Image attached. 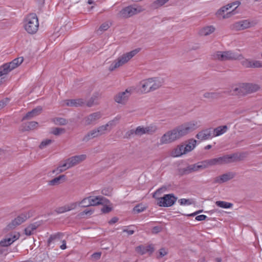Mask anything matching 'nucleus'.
<instances>
[{
	"instance_id": "obj_1",
	"label": "nucleus",
	"mask_w": 262,
	"mask_h": 262,
	"mask_svg": "<svg viewBox=\"0 0 262 262\" xmlns=\"http://www.w3.org/2000/svg\"><path fill=\"white\" fill-rule=\"evenodd\" d=\"M198 122L196 121H192L185 123L174 128L177 138L179 139L181 137L193 132L199 127Z\"/></svg>"
},
{
	"instance_id": "obj_2",
	"label": "nucleus",
	"mask_w": 262,
	"mask_h": 262,
	"mask_svg": "<svg viewBox=\"0 0 262 262\" xmlns=\"http://www.w3.org/2000/svg\"><path fill=\"white\" fill-rule=\"evenodd\" d=\"M140 50V49H136L129 52L126 53L122 55L121 57H119L117 60H115L109 67V70L113 71L116 68L122 66L128 60H129L137 54Z\"/></svg>"
},
{
	"instance_id": "obj_3",
	"label": "nucleus",
	"mask_w": 262,
	"mask_h": 262,
	"mask_svg": "<svg viewBox=\"0 0 262 262\" xmlns=\"http://www.w3.org/2000/svg\"><path fill=\"white\" fill-rule=\"evenodd\" d=\"M38 20L35 14H29L26 18L24 27L26 31L31 34L35 33L38 29Z\"/></svg>"
},
{
	"instance_id": "obj_4",
	"label": "nucleus",
	"mask_w": 262,
	"mask_h": 262,
	"mask_svg": "<svg viewBox=\"0 0 262 262\" xmlns=\"http://www.w3.org/2000/svg\"><path fill=\"white\" fill-rule=\"evenodd\" d=\"M241 4L239 1H235L227 5L222 7L217 11V14L223 17V18H228L232 15L235 14V9Z\"/></svg>"
},
{
	"instance_id": "obj_5",
	"label": "nucleus",
	"mask_w": 262,
	"mask_h": 262,
	"mask_svg": "<svg viewBox=\"0 0 262 262\" xmlns=\"http://www.w3.org/2000/svg\"><path fill=\"white\" fill-rule=\"evenodd\" d=\"M259 86L256 84L243 83L238 88H235L233 92L235 94L239 95H245L247 94L252 93L257 91Z\"/></svg>"
},
{
	"instance_id": "obj_6",
	"label": "nucleus",
	"mask_w": 262,
	"mask_h": 262,
	"mask_svg": "<svg viewBox=\"0 0 262 262\" xmlns=\"http://www.w3.org/2000/svg\"><path fill=\"white\" fill-rule=\"evenodd\" d=\"M240 54H235L231 51H218L213 55V58L221 61L236 60L239 59Z\"/></svg>"
},
{
	"instance_id": "obj_7",
	"label": "nucleus",
	"mask_w": 262,
	"mask_h": 262,
	"mask_svg": "<svg viewBox=\"0 0 262 262\" xmlns=\"http://www.w3.org/2000/svg\"><path fill=\"white\" fill-rule=\"evenodd\" d=\"M177 199L173 193L165 194L163 197L158 199L157 204L161 207H170L175 203Z\"/></svg>"
},
{
	"instance_id": "obj_8",
	"label": "nucleus",
	"mask_w": 262,
	"mask_h": 262,
	"mask_svg": "<svg viewBox=\"0 0 262 262\" xmlns=\"http://www.w3.org/2000/svg\"><path fill=\"white\" fill-rule=\"evenodd\" d=\"M141 12V10H138L137 8L133 5H130L123 8L117 14V17L121 18H129Z\"/></svg>"
},
{
	"instance_id": "obj_9",
	"label": "nucleus",
	"mask_w": 262,
	"mask_h": 262,
	"mask_svg": "<svg viewBox=\"0 0 262 262\" xmlns=\"http://www.w3.org/2000/svg\"><path fill=\"white\" fill-rule=\"evenodd\" d=\"M256 24L254 21L248 19L242 20L230 25V29L235 31L243 30L254 26Z\"/></svg>"
},
{
	"instance_id": "obj_10",
	"label": "nucleus",
	"mask_w": 262,
	"mask_h": 262,
	"mask_svg": "<svg viewBox=\"0 0 262 262\" xmlns=\"http://www.w3.org/2000/svg\"><path fill=\"white\" fill-rule=\"evenodd\" d=\"M247 156V153H234L232 155H226L223 156L224 164L233 163L243 160Z\"/></svg>"
},
{
	"instance_id": "obj_11",
	"label": "nucleus",
	"mask_w": 262,
	"mask_h": 262,
	"mask_svg": "<svg viewBox=\"0 0 262 262\" xmlns=\"http://www.w3.org/2000/svg\"><path fill=\"white\" fill-rule=\"evenodd\" d=\"M86 158L85 155L75 156L66 160L64 163L66 164L67 168L69 169L85 160Z\"/></svg>"
},
{
	"instance_id": "obj_12",
	"label": "nucleus",
	"mask_w": 262,
	"mask_h": 262,
	"mask_svg": "<svg viewBox=\"0 0 262 262\" xmlns=\"http://www.w3.org/2000/svg\"><path fill=\"white\" fill-rule=\"evenodd\" d=\"M176 133L174 129L167 132L160 139L161 144H169L178 140Z\"/></svg>"
},
{
	"instance_id": "obj_13",
	"label": "nucleus",
	"mask_w": 262,
	"mask_h": 262,
	"mask_svg": "<svg viewBox=\"0 0 262 262\" xmlns=\"http://www.w3.org/2000/svg\"><path fill=\"white\" fill-rule=\"evenodd\" d=\"M29 217L27 213H21L11 221L7 226V230H11L25 222Z\"/></svg>"
},
{
	"instance_id": "obj_14",
	"label": "nucleus",
	"mask_w": 262,
	"mask_h": 262,
	"mask_svg": "<svg viewBox=\"0 0 262 262\" xmlns=\"http://www.w3.org/2000/svg\"><path fill=\"white\" fill-rule=\"evenodd\" d=\"M132 90L128 89L124 92L118 93L114 97L115 101L120 104H124L127 101L129 97L132 94Z\"/></svg>"
},
{
	"instance_id": "obj_15",
	"label": "nucleus",
	"mask_w": 262,
	"mask_h": 262,
	"mask_svg": "<svg viewBox=\"0 0 262 262\" xmlns=\"http://www.w3.org/2000/svg\"><path fill=\"white\" fill-rule=\"evenodd\" d=\"M19 233H12L0 242L1 247H8L19 237Z\"/></svg>"
},
{
	"instance_id": "obj_16",
	"label": "nucleus",
	"mask_w": 262,
	"mask_h": 262,
	"mask_svg": "<svg viewBox=\"0 0 262 262\" xmlns=\"http://www.w3.org/2000/svg\"><path fill=\"white\" fill-rule=\"evenodd\" d=\"M212 127H209L199 132L195 136V137L201 141L206 140L213 137L212 134Z\"/></svg>"
},
{
	"instance_id": "obj_17",
	"label": "nucleus",
	"mask_w": 262,
	"mask_h": 262,
	"mask_svg": "<svg viewBox=\"0 0 262 262\" xmlns=\"http://www.w3.org/2000/svg\"><path fill=\"white\" fill-rule=\"evenodd\" d=\"M88 199L90 206L103 205L109 202L107 199L102 196H90Z\"/></svg>"
},
{
	"instance_id": "obj_18",
	"label": "nucleus",
	"mask_w": 262,
	"mask_h": 262,
	"mask_svg": "<svg viewBox=\"0 0 262 262\" xmlns=\"http://www.w3.org/2000/svg\"><path fill=\"white\" fill-rule=\"evenodd\" d=\"M16 67L17 66L13 60L9 63H5L0 67V75H6Z\"/></svg>"
},
{
	"instance_id": "obj_19",
	"label": "nucleus",
	"mask_w": 262,
	"mask_h": 262,
	"mask_svg": "<svg viewBox=\"0 0 262 262\" xmlns=\"http://www.w3.org/2000/svg\"><path fill=\"white\" fill-rule=\"evenodd\" d=\"M235 174L232 172L225 173L219 177L215 178L214 182L221 184L231 180L235 177Z\"/></svg>"
},
{
	"instance_id": "obj_20",
	"label": "nucleus",
	"mask_w": 262,
	"mask_h": 262,
	"mask_svg": "<svg viewBox=\"0 0 262 262\" xmlns=\"http://www.w3.org/2000/svg\"><path fill=\"white\" fill-rule=\"evenodd\" d=\"M203 163H205V165L206 166V168L208 166L213 165L225 164L224 162L223 156L217 158H213L204 160L203 161Z\"/></svg>"
},
{
	"instance_id": "obj_21",
	"label": "nucleus",
	"mask_w": 262,
	"mask_h": 262,
	"mask_svg": "<svg viewBox=\"0 0 262 262\" xmlns=\"http://www.w3.org/2000/svg\"><path fill=\"white\" fill-rule=\"evenodd\" d=\"M153 82L152 79L148 78L140 82L141 91L142 93H146L151 91L150 89L151 84Z\"/></svg>"
},
{
	"instance_id": "obj_22",
	"label": "nucleus",
	"mask_w": 262,
	"mask_h": 262,
	"mask_svg": "<svg viewBox=\"0 0 262 262\" xmlns=\"http://www.w3.org/2000/svg\"><path fill=\"white\" fill-rule=\"evenodd\" d=\"M42 110V107L38 106L33 109L31 111L28 112L23 118L22 121L27 119H30L35 116L40 114Z\"/></svg>"
},
{
	"instance_id": "obj_23",
	"label": "nucleus",
	"mask_w": 262,
	"mask_h": 262,
	"mask_svg": "<svg viewBox=\"0 0 262 262\" xmlns=\"http://www.w3.org/2000/svg\"><path fill=\"white\" fill-rule=\"evenodd\" d=\"M136 251L141 255L145 254L147 252H149L150 254L154 252V249L151 245H148L147 246L140 245L136 247Z\"/></svg>"
},
{
	"instance_id": "obj_24",
	"label": "nucleus",
	"mask_w": 262,
	"mask_h": 262,
	"mask_svg": "<svg viewBox=\"0 0 262 262\" xmlns=\"http://www.w3.org/2000/svg\"><path fill=\"white\" fill-rule=\"evenodd\" d=\"M101 117V114L100 112H95L89 115L85 118V123L87 125L94 123L97 120Z\"/></svg>"
},
{
	"instance_id": "obj_25",
	"label": "nucleus",
	"mask_w": 262,
	"mask_h": 262,
	"mask_svg": "<svg viewBox=\"0 0 262 262\" xmlns=\"http://www.w3.org/2000/svg\"><path fill=\"white\" fill-rule=\"evenodd\" d=\"M228 129L227 125L219 126L215 128H213L212 134L213 137L219 136L225 133Z\"/></svg>"
},
{
	"instance_id": "obj_26",
	"label": "nucleus",
	"mask_w": 262,
	"mask_h": 262,
	"mask_svg": "<svg viewBox=\"0 0 262 262\" xmlns=\"http://www.w3.org/2000/svg\"><path fill=\"white\" fill-rule=\"evenodd\" d=\"M84 104V101L82 99H70L66 100V105L70 106L78 107L82 106Z\"/></svg>"
},
{
	"instance_id": "obj_27",
	"label": "nucleus",
	"mask_w": 262,
	"mask_h": 262,
	"mask_svg": "<svg viewBox=\"0 0 262 262\" xmlns=\"http://www.w3.org/2000/svg\"><path fill=\"white\" fill-rule=\"evenodd\" d=\"M152 79L153 82L151 84L150 89H151V91H155L158 89H159L160 86H162L163 83V79L160 78H151Z\"/></svg>"
},
{
	"instance_id": "obj_28",
	"label": "nucleus",
	"mask_w": 262,
	"mask_h": 262,
	"mask_svg": "<svg viewBox=\"0 0 262 262\" xmlns=\"http://www.w3.org/2000/svg\"><path fill=\"white\" fill-rule=\"evenodd\" d=\"M196 144V141L193 139L189 140L186 144H183L184 145V149H185L186 154L192 150L195 147Z\"/></svg>"
},
{
	"instance_id": "obj_29",
	"label": "nucleus",
	"mask_w": 262,
	"mask_h": 262,
	"mask_svg": "<svg viewBox=\"0 0 262 262\" xmlns=\"http://www.w3.org/2000/svg\"><path fill=\"white\" fill-rule=\"evenodd\" d=\"M63 236V233L61 232H57L54 234H51L48 239L47 244L48 246L50 247L52 243L55 240H59L61 239Z\"/></svg>"
},
{
	"instance_id": "obj_30",
	"label": "nucleus",
	"mask_w": 262,
	"mask_h": 262,
	"mask_svg": "<svg viewBox=\"0 0 262 262\" xmlns=\"http://www.w3.org/2000/svg\"><path fill=\"white\" fill-rule=\"evenodd\" d=\"M38 123L35 121L28 122L22 125V130L28 131L34 129L37 127Z\"/></svg>"
},
{
	"instance_id": "obj_31",
	"label": "nucleus",
	"mask_w": 262,
	"mask_h": 262,
	"mask_svg": "<svg viewBox=\"0 0 262 262\" xmlns=\"http://www.w3.org/2000/svg\"><path fill=\"white\" fill-rule=\"evenodd\" d=\"M184 144H181L178 146L172 152V155L173 157H180L183 154H186V152L185 151Z\"/></svg>"
},
{
	"instance_id": "obj_32",
	"label": "nucleus",
	"mask_w": 262,
	"mask_h": 262,
	"mask_svg": "<svg viewBox=\"0 0 262 262\" xmlns=\"http://www.w3.org/2000/svg\"><path fill=\"white\" fill-rule=\"evenodd\" d=\"M204 98L210 100L218 99L222 96V94L219 92H206L203 95Z\"/></svg>"
},
{
	"instance_id": "obj_33",
	"label": "nucleus",
	"mask_w": 262,
	"mask_h": 262,
	"mask_svg": "<svg viewBox=\"0 0 262 262\" xmlns=\"http://www.w3.org/2000/svg\"><path fill=\"white\" fill-rule=\"evenodd\" d=\"M169 1V0H156L150 4V7L152 9H157L164 5Z\"/></svg>"
},
{
	"instance_id": "obj_34",
	"label": "nucleus",
	"mask_w": 262,
	"mask_h": 262,
	"mask_svg": "<svg viewBox=\"0 0 262 262\" xmlns=\"http://www.w3.org/2000/svg\"><path fill=\"white\" fill-rule=\"evenodd\" d=\"M66 176L64 174L60 175L56 177L49 182L48 184L50 186L57 185L61 183V180L64 181L66 180Z\"/></svg>"
},
{
	"instance_id": "obj_35",
	"label": "nucleus",
	"mask_w": 262,
	"mask_h": 262,
	"mask_svg": "<svg viewBox=\"0 0 262 262\" xmlns=\"http://www.w3.org/2000/svg\"><path fill=\"white\" fill-rule=\"evenodd\" d=\"M214 30L215 28L213 26H206L200 30V34L201 35L207 36L213 33Z\"/></svg>"
},
{
	"instance_id": "obj_36",
	"label": "nucleus",
	"mask_w": 262,
	"mask_h": 262,
	"mask_svg": "<svg viewBox=\"0 0 262 262\" xmlns=\"http://www.w3.org/2000/svg\"><path fill=\"white\" fill-rule=\"evenodd\" d=\"M192 172L198 171L200 169H205L206 168V166L205 163H203V161L198 162L197 163L190 165Z\"/></svg>"
},
{
	"instance_id": "obj_37",
	"label": "nucleus",
	"mask_w": 262,
	"mask_h": 262,
	"mask_svg": "<svg viewBox=\"0 0 262 262\" xmlns=\"http://www.w3.org/2000/svg\"><path fill=\"white\" fill-rule=\"evenodd\" d=\"M67 169H68V168H67V166H66V164H65V163H62V164L60 163L56 169H55L52 171V173L53 174H54L55 173L58 174V173L63 172L64 171L66 170Z\"/></svg>"
},
{
	"instance_id": "obj_38",
	"label": "nucleus",
	"mask_w": 262,
	"mask_h": 262,
	"mask_svg": "<svg viewBox=\"0 0 262 262\" xmlns=\"http://www.w3.org/2000/svg\"><path fill=\"white\" fill-rule=\"evenodd\" d=\"M215 204L217 206L219 207L226 209L230 208L233 206V204L232 203L222 201H216L215 202Z\"/></svg>"
},
{
	"instance_id": "obj_39",
	"label": "nucleus",
	"mask_w": 262,
	"mask_h": 262,
	"mask_svg": "<svg viewBox=\"0 0 262 262\" xmlns=\"http://www.w3.org/2000/svg\"><path fill=\"white\" fill-rule=\"evenodd\" d=\"M179 171L182 175H187L192 173L190 165H187L186 167L180 168Z\"/></svg>"
},
{
	"instance_id": "obj_40",
	"label": "nucleus",
	"mask_w": 262,
	"mask_h": 262,
	"mask_svg": "<svg viewBox=\"0 0 262 262\" xmlns=\"http://www.w3.org/2000/svg\"><path fill=\"white\" fill-rule=\"evenodd\" d=\"M54 122L56 124L60 125H66L68 122L66 119L59 117L54 118Z\"/></svg>"
},
{
	"instance_id": "obj_41",
	"label": "nucleus",
	"mask_w": 262,
	"mask_h": 262,
	"mask_svg": "<svg viewBox=\"0 0 262 262\" xmlns=\"http://www.w3.org/2000/svg\"><path fill=\"white\" fill-rule=\"evenodd\" d=\"M146 209V207L142 205V204H138L134 208L133 211L137 213H140L143 212L144 210H145Z\"/></svg>"
},
{
	"instance_id": "obj_42",
	"label": "nucleus",
	"mask_w": 262,
	"mask_h": 262,
	"mask_svg": "<svg viewBox=\"0 0 262 262\" xmlns=\"http://www.w3.org/2000/svg\"><path fill=\"white\" fill-rule=\"evenodd\" d=\"M145 134L144 127L143 126H138L135 129V135L141 136Z\"/></svg>"
},
{
	"instance_id": "obj_43",
	"label": "nucleus",
	"mask_w": 262,
	"mask_h": 262,
	"mask_svg": "<svg viewBox=\"0 0 262 262\" xmlns=\"http://www.w3.org/2000/svg\"><path fill=\"white\" fill-rule=\"evenodd\" d=\"M108 124H106L104 125L100 126L98 127L97 128H96L97 131L99 134V136L104 133V132L107 129V128L108 126Z\"/></svg>"
},
{
	"instance_id": "obj_44",
	"label": "nucleus",
	"mask_w": 262,
	"mask_h": 262,
	"mask_svg": "<svg viewBox=\"0 0 262 262\" xmlns=\"http://www.w3.org/2000/svg\"><path fill=\"white\" fill-rule=\"evenodd\" d=\"M53 142V140L51 139H46L45 140L42 141L40 144L39 147L40 149H43L46 147L47 146L50 145L51 143Z\"/></svg>"
},
{
	"instance_id": "obj_45",
	"label": "nucleus",
	"mask_w": 262,
	"mask_h": 262,
	"mask_svg": "<svg viewBox=\"0 0 262 262\" xmlns=\"http://www.w3.org/2000/svg\"><path fill=\"white\" fill-rule=\"evenodd\" d=\"M78 205L81 207L85 208L90 206L88 197L84 198L81 201L78 203Z\"/></svg>"
},
{
	"instance_id": "obj_46",
	"label": "nucleus",
	"mask_w": 262,
	"mask_h": 262,
	"mask_svg": "<svg viewBox=\"0 0 262 262\" xmlns=\"http://www.w3.org/2000/svg\"><path fill=\"white\" fill-rule=\"evenodd\" d=\"M181 205H190L192 204V201L190 199H181L178 200Z\"/></svg>"
},
{
	"instance_id": "obj_47",
	"label": "nucleus",
	"mask_w": 262,
	"mask_h": 262,
	"mask_svg": "<svg viewBox=\"0 0 262 262\" xmlns=\"http://www.w3.org/2000/svg\"><path fill=\"white\" fill-rule=\"evenodd\" d=\"M64 132V129L61 128L55 127L52 129L51 133L54 135H59Z\"/></svg>"
},
{
	"instance_id": "obj_48",
	"label": "nucleus",
	"mask_w": 262,
	"mask_h": 262,
	"mask_svg": "<svg viewBox=\"0 0 262 262\" xmlns=\"http://www.w3.org/2000/svg\"><path fill=\"white\" fill-rule=\"evenodd\" d=\"M78 205V202L72 203L69 205H65L67 211H69L75 209Z\"/></svg>"
},
{
	"instance_id": "obj_49",
	"label": "nucleus",
	"mask_w": 262,
	"mask_h": 262,
	"mask_svg": "<svg viewBox=\"0 0 262 262\" xmlns=\"http://www.w3.org/2000/svg\"><path fill=\"white\" fill-rule=\"evenodd\" d=\"M133 135H135V129H132L126 132L124 138L129 139Z\"/></svg>"
},
{
	"instance_id": "obj_50",
	"label": "nucleus",
	"mask_w": 262,
	"mask_h": 262,
	"mask_svg": "<svg viewBox=\"0 0 262 262\" xmlns=\"http://www.w3.org/2000/svg\"><path fill=\"white\" fill-rule=\"evenodd\" d=\"M9 99L7 98L0 101V110L2 109L3 107H4L7 105V104L9 102Z\"/></svg>"
},
{
	"instance_id": "obj_51",
	"label": "nucleus",
	"mask_w": 262,
	"mask_h": 262,
	"mask_svg": "<svg viewBox=\"0 0 262 262\" xmlns=\"http://www.w3.org/2000/svg\"><path fill=\"white\" fill-rule=\"evenodd\" d=\"M261 67V62L259 61L253 60L251 61V68H259Z\"/></svg>"
},
{
	"instance_id": "obj_52",
	"label": "nucleus",
	"mask_w": 262,
	"mask_h": 262,
	"mask_svg": "<svg viewBox=\"0 0 262 262\" xmlns=\"http://www.w3.org/2000/svg\"><path fill=\"white\" fill-rule=\"evenodd\" d=\"M242 65L246 68H251V61L245 59L242 61Z\"/></svg>"
},
{
	"instance_id": "obj_53",
	"label": "nucleus",
	"mask_w": 262,
	"mask_h": 262,
	"mask_svg": "<svg viewBox=\"0 0 262 262\" xmlns=\"http://www.w3.org/2000/svg\"><path fill=\"white\" fill-rule=\"evenodd\" d=\"M110 25L107 23L102 24L99 27L100 31H106L110 28Z\"/></svg>"
},
{
	"instance_id": "obj_54",
	"label": "nucleus",
	"mask_w": 262,
	"mask_h": 262,
	"mask_svg": "<svg viewBox=\"0 0 262 262\" xmlns=\"http://www.w3.org/2000/svg\"><path fill=\"white\" fill-rule=\"evenodd\" d=\"M55 211L57 213H63L67 212V211L66 206H64L56 208L55 210Z\"/></svg>"
},
{
	"instance_id": "obj_55",
	"label": "nucleus",
	"mask_w": 262,
	"mask_h": 262,
	"mask_svg": "<svg viewBox=\"0 0 262 262\" xmlns=\"http://www.w3.org/2000/svg\"><path fill=\"white\" fill-rule=\"evenodd\" d=\"M145 134H150L155 132V128L152 127L147 126L144 127Z\"/></svg>"
},
{
	"instance_id": "obj_56",
	"label": "nucleus",
	"mask_w": 262,
	"mask_h": 262,
	"mask_svg": "<svg viewBox=\"0 0 262 262\" xmlns=\"http://www.w3.org/2000/svg\"><path fill=\"white\" fill-rule=\"evenodd\" d=\"M23 57H20L14 59V60H13V61H14L16 63V66L18 67L23 62Z\"/></svg>"
},
{
	"instance_id": "obj_57",
	"label": "nucleus",
	"mask_w": 262,
	"mask_h": 262,
	"mask_svg": "<svg viewBox=\"0 0 262 262\" xmlns=\"http://www.w3.org/2000/svg\"><path fill=\"white\" fill-rule=\"evenodd\" d=\"M92 139H93V138L92 137V136H91V133L90 132H89L86 135L84 136V137L82 139V141H84V142H88L90 140Z\"/></svg>"
},
{
	"instance_id": "obj_58",
	"label": "nucleus",
	"mask_w": 262,
	"mask_h": 262,
	"mask_svg": "<svg viewBox=\"0 0 262 262\" xmlns=\"http://www.w3.org/2000/svg\"><path fill=\"white\" fill-rule=\"evenodd\" d=\"M167 254V251L165 248H161L159 250V257H162Z\"/></svg>"
},
{
	"instance_id": "obj_59",
	"label": "nucleus",
	"mask_w": 262,
	"mask_h": 262,
	"mask_svg": "<svg viewBox=\"0 0 262 262\" xmlns=\"http://www.w3.org/2000/svg\"><path fill=\"white\" fill-rule=\"evenodd\" d=\"M112 210V208L108 206H104L101 209V211L103 213H107L110 212Z\"/></svg>"
},
{
	"instance_id": "obj_60",
	"label": "nucleus",
	"mask_w": 262,
	"mask_h": 262,
	"mask_svg": "<svg viewBox=\"0 0 262 262\" xmlns=\"http://www.w3.org/2000/svg\"><path fill=\"white\" fill-rule=\"evenodd\" d=\"M207 218V216L205 215L202 214L198 215L195 217V220L198 221H204Z\"/></svg>"
},
{
	"instance_id": "obj_61",
	"label": "nucleus",
	"mask_w": 262,
	"mask_h": 262,
	"mask_svg": "<svg viewBox=\"0 0 262 262\" xmlns=\"http://www.w3.org/2000/svg\"><path fill=\"white\" fill-rule=\"evenodd\" d=\"M101 255V252H95L92 255V258L95 260H98L100 258Z\"/></svg>"
},
{
	"instance_id": "obj_62",
	"label": "nucleus",
	"mask_w": 262,
	"mask_h": 262,
	"mask_svg": "<svg viewBox=\"0 0 262 262\" xmlns=\"http://www.w3.org/2000/svg\"><path fill=\"white\" fill-rule=\"evenodd\" d=\"M24 231L25 234L27 235H31L33 232V230H31L30 227H29V226L25 229Z\"/></svg>"
},
{
	"instance_id": "obj_63",
	"label": "nucleus",
	"mask_w": 262,
	"mask_h": 262,
	"mask_svg": "<svg viewBox=\"0 0 262 262\" xmlns=\"http://www.w3.org/2000/svg\"><path fill=\"white\" fill-rule=\"evenodd\" d=\"M93 210H92L85 209V210L80 213V215L81 216H83L84 215H91L93 213Z\"/></svg>"
},
{
	"instance_id": "obj_64",
	"label": "nucleus",
	"mask_w": 262,
	"mask_h": 262,
	"mask_svg": "<svg viewBox=\"0 0 262 262\" xmlns=\"http://www.w3.org/2000/svg\"><path fill=\"white\" fill-rule=\"evenodd\" d=\"M162 230V227L161 226H155L152 229V232L153 233H158Z\"/></svg>"
}]
</instances>
